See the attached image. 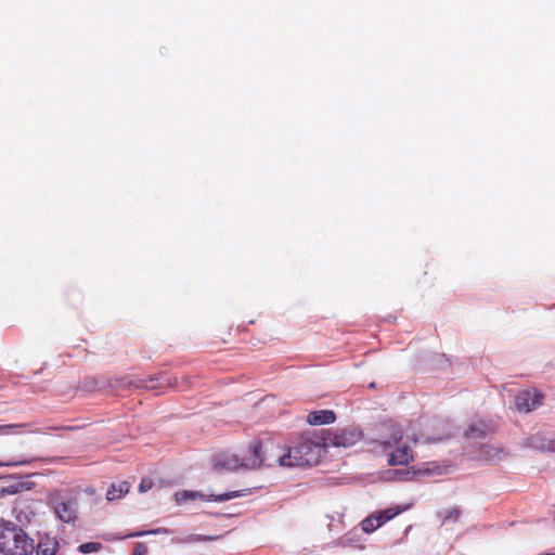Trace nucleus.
<instances>
[{
	"mask_svg": "<svg viewBox=\"0 0 555 555\" xmlns=\"http://www.w3.org/2000/svg\"><path fill=\"white\" fill-rule=\"evenodd\" d=\"M166 384L167 385H172L169 378L166 379Z\"/></svg>",
	"mask_w": 555,
	"mask_h": 555,
	"instance_id": "obj_31",
	"label": "nucleus"
},
{
	"mask_svg": "<svg viewBox=\"0 0 555 555\" xmlns=\"http://www.w3.org/2000/svg\"><path fill=\"white\" fill-rule=\"evenodd\" d=\"M86 426H87V424H80V425H75V426H52L49 429L74 431V430L83 429Z\"/></svg>",
	"mask_w": 555,
	"mask_h": 555,
	"instance_id": "obj_18",
	"label": "nucleus"
},
{
	"mask_svg": "<svg viewBox=\"0 0 555 555\" xmlns=\"http://www.w3.org/2000/svg\"><path fill=\"white\" fill-rule=\"evenodd\" d=\"M242 494H243L242 491H230V492H224V493L217 494V495H215V494L205 495L197 491H186L185 490L182 492H178L176 494V496H177L178 502H183L185 500H197V499H201L203 501H211V502H225V501L238 498Z\"/></svg>",
	"mask_w": 555,
	"mask_h": 555,
	"instance_id": "obj_8",
	"label": "nucleus"
},
{
	"mask_svg": "<svg viewBox=\"0 0 555 555\" xmlns=\"http://www.w3.org/2000/svg\"><path fill=\"white\" fill-rule=\"evenodd\" d=\"M361 529L365 532V533H372L374 532L377 528L382 527L383 524L380 522V519H379V515L378 513L375 514V515H371L366 518H364L361 524Z\"/></svg>",
	"mask_w": 555,
	"mask_h": 555,
	"instance_id": "obj_14",
	"label": "nucleus"
},
{
	"mask_svg": "<svg viewBox=\"0 0 555 555\" xmlns=\"http://www.w3.org/2000/svg\"><path fill=\"white\" fill-rule=\"evenodd\" d=\"M209 539L210 538H208V537H201V535H198L195 540H197V541H205V540H209Z\"/></svg>",
	"mask_w": 555,
	"mask_h": 555,
	"instance_id": "obj_28",
	"label": "nucleus"
},
{
	"mask_svg": "<svg viewBox=\"0 0 555 555\" xmlns=\"http://www.w3.org/2000/svg\"><path fill=\"white\" fill-rule=\"evenodd\" d=\"M412 440H413V442H414V443H416V442L418 441V438H417L416 436H414V437L412 438Z\"/></svg>",
	"mask_w": 555,
	"mask_h": 555,
	"instance_id": "obj_30",
	"label": "nucleus"
},
{
	"mask_svg": "<svg viewBox=\"0 0 555 555\" xmlns=\"http://www.w3.org/2000/svg\"><path fill=\"white\" fill-rule=\"evenodd\" d=\"M402 438L403 430L393 425L389 438L378 442L385 451L396 446V449L389 453L388 464L390 466H405L414 460L413 449L406 443L400 444Z\"/></svg>",
	"mask_w": 555,
	"mask_h": 555,
	"instance_id": "obj_3",
	"label": "nucleus"
},
{
	"mask_svg": "<svg viewBox=\"0 0 555 555\" xmlns=\"http://www.w3.org/2000/svg\"><path fill=\"white\" fill-rule=\"evenodd\" d=\"M59 550V543L53 538H44L40 540L38 545H35V551L37 555H56Z\"/></svg>",
	"mask_w": 555,
	"mask_h": 555,
	"instance_id": "obj_12",
	"label": "nucleus"
},
{
	"mask_svg": "<svg viewBox=\"0 0 555 555\" xmlns=\"http://www.w3.org/2000/svg\"><path fill=\"white\" fill-rule=\"evenodd\" d=\"M153 486V482L151 479H142L140 485H139V491L140 492H146L147 490H150Z\"/></svg>",
	"mask_w": 555,
	"mask_h": 555,
	"instance_id": "obj_24",
	"label": "nucleus"
},
{
	"mask_svg": "<svg viewBox=\"0 0 555 555\" xmlns=\"http://www.w3.org/2000/svg\"><path fill=\"white\" fill-rule=\"evenodd\" d=\"M34 539L11 520L0 519V553L2 555H33Z\"/></svg>",
	"mask_w": 555,
	"mask_h": 555,
	"instance_id": "obj_1",
	"label": "nucleus"
},
{
	"mask_svg": "<svg viewBox=\"0 0 555 555\" xmlns=\"http://www.w3.org/2000/svg\"><path fill=\"white\" fill-rule=\"evenodd\" d=\"M461 511L456 507L450 509L448 514L444 516V520H457L460 518Z\"/></svg>",
	"mask_w": 555,
	"mask_h": 555,
	"instance_id": "obj_23",
	"label": "nucleus"
},
{
	"mask_svg": "<svg viewBox=\"0 0 555 555\" xmlns=\"http://www.w3.org/2000/svg\"><path fill=\"white\" fill-rule=\"evenodd\" d=\"M56 516L63 522H74L77 518V501L74 498L62 500L54 505Z\"/></svg>",
	"mask_w": 555,
	"mask_h": 555,
	"instance_id": "obj_9",
	"label": "nucleus"
},
{
	"mask_svg": "<svg viewBox=\"0 0 555 555\" xmlns=\"http://www.w3.org/2000/svg\"><path fill=\"white\" fill-rule=\"evenodd\" d=\"M16 520L18 522H23V520H22V512L16 515Z\"/></svg>",
	"mask_w": 555,
	"mask_h": 555,
	"instance_id": "obj_29",
	"label": "nucleus"
},
{
	"mask_svg": "<svg viewBox=\"0 0 555 555\" xmlns=\"http://www.w3.org/2000/svg\"><path fill=\"white\" fill-rule=\"evenodd\" d=\"M212 468L217 472H235L244 469L243 457H240L229 451H222L214 457Z\"/></svg>",
	"mask_w": 555,
	"mask_h": 555,
	"instance_id": "obj_6",
	"label": "nucleus"
},
{
	"mask_svg": "<svg viewBox=\"0 0 555 555\" xmlns=\"http://www.w3.org/2000/svg\"><path fill=\"white\" fill-rule=\"evenodd\" d=\"M325 444L323 438L317 440L304 437L295 447L289 448L285 454L276 456L275 461L281 466H312L319 463L321 452Z\"/></svg>",
	"mask_w": 555,
	"mask_h": 555,
	"instance_id": "obj_2",
	"label": "nucleus"
},
{
	"mask_svg": "<svg viewBox=\"0 0 555 555\" xmlns=\"http://www.w3.org/2000/svg\"><path fill=\"white\" fill-rule=\"evenodd\" d=\"M399 514V511H396V509H392V508H388V509H385V511H382L378 513L379 515V519H380V522L384 525L386 521L390 520L391 518H393L396 515Z\"/></svg>",
	"mask_w": 555,
	"mask_h": 555,
	"instance_id": "obj_16",
	"label": "nucleus"
},
{
	"mask_svg": "<svg viewBox=\"0 0 555 555\" xmlns=\"http://www.w3.org/2000/svg\"><path fill=\"white\" fill-rule=\"evenodd\" d=\"M150 533H153V534H158V533H168V530H167V529H165V528H158V529H155V530L150 531Z\"/></svg>",
	"mask_w": 555,
	"mask_h": 555,
	"instance_id": "obj_26",
	"label": "nucleus"
},
{
	"mask_svg": "<svg viewBox=\"0 0 555 555\" xmlns=\"http://www.w3.org/2000/svg\"><path fill=\"white\" fill-rule=\"evenodd\" d=\"M527 446L530 448H534L541 451H554L555 450V441H546L541 439L539 436H530L527 438Z\"/></svg>",
	"mask_w": 555,
	"mask_h": 555,
	"instance_id": "obj_13",
	"label": "nucleus"
},
{
	"mask_svg": "<svg viewBox=\"0 0 555 555\" xmlns=\"http://www.w3.org/2000/svg\"><path fill=\"white\" fill-rule=\"evenodd\" d=\"M156 380L155 377L151 376L149 379H141L139 384H137L138 387H144L147 389H156V385L154 382Z\"/></svg>",
	"mask_w": 555,
	"mask_h": 555,
	"instance_id": "obj_19",
	"label": "nucleus"
},
{
	"mask_svg": "<svg viewBox=\"0 0 555 555\" xmlns=\"http://www.w3.org/2000/svg\"><path fill=\"white\" fill-rule=\"evenodd\" d=\"M146 552H147V548H146L145 545L137 544V546L133 550V554L132 555H145Z\"/></svg>",
	"mask_w": 555,
	"mask_h": 555,
	"instance_id": "obj_25",
	"label": "nucleus"
},
{
	"mask_svg": "<svg viewBox=\"0 0 555 555\" xmlns=\"http://www.w3.org/2000/svg\"><path fill=\"white\" fill-rule=\"evenodd\" d=\"M129 490L130 485L127 481L113 482L106 491V499L109 502L121 499Z\"/></svg>",
	"mask_w": 555,
	"mask_h": 555,
	"instance_id": "obj_11",
	"label": "nucleus"
},
{
	"mask_svg": "<svg viewBox=\"0 0 555 555\" xmlns=\"http://www.w3.org/2000/svg\"><path fill=\"white\" fill-rule=\"evenodd\" d=\"M101 548V544L98 542H88L79 545L78 551L82 554H89L98 552Z\"/></svg>",
	"mask_w": 555,
	"mask_h": 555,
	"instance_id": "obj_15",
	"label": "nucleus"
},
{
	"mask_svg": "<svg viewBox=\"0 0 555 555\" xmlns=\"http://www.w3.org/2000/svg\"><path fill=\"white\" fill-rule=\"evenodd\" d=\"M543 400V395L537 389L520 391L515 398V405L519 412L529 413L535 410Z\"/></svg>",
	"mask_w": 555,
	"mask_h": 555,
	"instance_id": "obj_7",
	"label": "nucleus"
},
{
	"mask_svg": "<svg viewBox=\"0 0 555 555\" xmlns=\"http://www.w3.org/2000/svg\"><path fill=\"white\" fill-rule=\"evenodd\" d=\"M323 444L349 448L359 442L362 438V431L354 427H341L335 430H328L323 436Z\"/></svg>",
	"mask_w": 555,
	"mask_h": 555,
	"instance_id": "obj_5",
	"label": "nucleus"
},
{
	"mask_svg": "<svg viewBox=\"0 0 555 555\" xmlns=\"http://www.w3.org/2000/svg\"><path fill=\"white\" fill-rule=\"evenodd\" d=\"M29 463H30L29 460L22 459V460H16V461L0 462V466H20V465H26Z\"/></svg>",
	"mask_w": 555,
	"mask_h": 555,
	"instance_id": "obj_21",
	"label": "nucleus"
},
{
	"mask_svg": "<svg viewBox=\"0 0 555 555\" xmlns=\"http://www.w3.org/2000/svg\"><path fill=\"white\" fill-rule=\"evenodd\" d=\"M18 488L16 486L2 487L0 488V499L7 494H15L17 493Z\"/></svg>",
	"mask_w": 555,
	"mask_h": 555,
	"instance_id": "obj_22",
	"label": "nucleus"
},
{
	"mask_svg": "<svg viewBox=\"0 0 555 555\" xmlns=\"http://www.w3.org/2000/svg\"><path fill=\"white\" fill-rule=\"evenodd\" d=\"M418 474H427V475H440V468L438 466H434L433 468L428 467V464H426V467H420L417 469Z\"/></svg>",
	"mask_w": 555,
	"mask_h": 555,
	"instance_id": "obj_20",
	"label": "nucleus"
},
{
	"mask_svg": "<svg viewBox=\"0 0 555 555\" xmlns=\"http://www.w3.org/2000/svg\"><path fill=\"white\" fill-rule=\"evenodd\" d=\"M22 425H7V426H0V429H8L13 427H21Z\"/></svg>",
	"mask_w": 555,
	"mask_h": 555,
	"instance_id": "obj_27",
	"label": "nucleus"
},
{
	"mask_svg": "<svg viewBox=\"0 0 555 555\" xmlns=\"http://www.w3.org/2000/svg\"><path fill=\"white\" fill-rule=\"evenodd\" d=\"M280 449L273 442L263 443L260 439H254L249 442L247 453L243 456L244 469H259L263 465L271 466L276 463L275 459L279 454H273V449Z\"/></svg>",
	"mask_w": 555,
	"mask_h": 555,
	"instance_id": "obj_4",
	"label": "nucleus"
},
{
	"mask_svg": "<svg viewBox=\"0 0 555 555\" xmlns=\"http://www.w3.org/2000/svg\"><path fill=\"white\" fill-rule=\"evenodd\" d=\"M485 434L486 431L479 428L477 425L470 426L469 429L465 433L467 437H482Z\"/></svg>",
	"mask_w": 555,
	"mask_h": 555,
	"instance_id": "obj_17",
	"label": "nucleus"
},
{
	"mask_svg": "<svg viewBox=\"0 0 555 555\" xmlns=\"http://www.w3.org/2000/svg\"><path fill=\"white\" fill-rule=\"evenodd\" d=\"M335 420L336 415L332 410L312 411L307 416V422L313 426L332 424Z\"/></svg>",
	"mask_w": 555,
	"mask_h": 555,
	"instance_id": "obj_10",
	"label": "nucleus"
}]
</instances>
